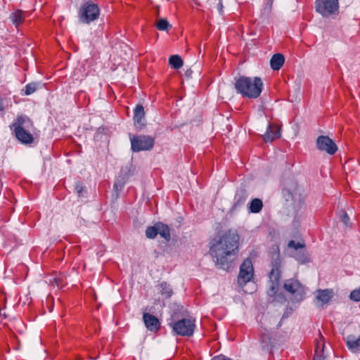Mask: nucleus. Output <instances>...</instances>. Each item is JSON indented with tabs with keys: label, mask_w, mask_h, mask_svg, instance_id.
<instances>
[{
	"label": "nucleus",
	"mask_w": 360,
	"mask_h": 360,
	"mask_svg": "<svg viewBox=\"0 0 360 360\" xmlns=\"http://www.w3.org/2000/svg\"><path fill=\"white\" fill-rule=\"evenodd\" d=\"M240 236L235 229H228L218 233L209 243L208 253L214 264L229 271L238 257Z\"/></svg>",
	"instance_id": "1"
},
{
	"label": "nucleus",
	"mask_w": 360,
	"mask_h": 360,
	"mask_svg": "<svg viewBox=\"0 0 360 360\" xmlns=\"http://www.w3.org/2000/svg\"><path fill=\"white\" fill-rule=\"evenodd\" d=\"M10 129L16 139L24 145H30L34 142L31 131L34 129L32 120L25 115H18L10 125Z\"/></svg>",
	"instance_id": "2"
},
{
	"label": "nucleus",
	"mask_w": 360,
	"mask_h": 360,
	"mask_svg": "<svg viewBox=\"0 0 360 360\" xmlns=\"http://www.w3.org/2000/svg\"><path fill=\"white\" fill-rule=\"evenodd\" d=\"M271 271L269 274V281L271 285L268 291V295L270 297H275L276 300H284V296L282 293H278L280 287V279L281 277V259L280 256V251L278 246L271 252Z\"/></svg>",
	"instance_id": "3"
},
{
	"label": "nucleus",
	"mask_w": 360,
	"mask_h": 360,
	"mask_svg": "<svg viewBox=\"0 0 360 360\" xmlns=\"http://www.w3.org/2000/svg\"><path fill=\"white\" fill-rule=\"evenodd\" d=\"M237 93L248 98H258L263 89V82L260 77L240 76L236 79L234 84Z\"/></svg>",
	"instance_id": "4"
},
{
	"label": "nucleus",
	"mask_w": 360,
	"mask_h": 360,
	"mask_svg": "<svg viewBox=\"0 0 360 360\" xmlns=\"http://www.w3.org/2000/svg\"><path fill=\"white\" fill-rule=\"evenodd\" d=\"M169 326L172 332L179 336L191 337L195 328V320L192 317L179 319L176 312L171 315Z\"/></svg>",
	"instance_id": "5"
},
{
	"label": "nucleus",
	"mask_w": 360,
	"mask_h": 360,
	"mask_svg": "<svg viewBox=\"0 0 360 360\" xmlns=\"http://www.w3.org/2000/svg\"><path fill=\"white\" fill-rule=\"evenodd\" d=\"M78 14L82 23L89 24L98 18L100 9L96 4L86 1L80 7Z\"/></svg>",
	"instance_id": "6"
},
{
	"label": "nucleus",
	"mask_w": 360,
	"mask_h": 360,
	"mask_svg": "<svg viewBox=\"0 0 360 360\" xmlns=\"http://www.w3.org/2000/svg\"><path fill=\"white\" fill-rule=\"evenodd\" d=\"M131 148L133 152L150 150L155 145V138L147 135H129Z\"/></svg>",
	"instance_id": "7"
},
{
	"label": "nucleus",
	"mask_w": 360,
	"mask_h": 360,
	"mask_svg": "<svg viewBox=\"0 0 360 360\" xmlns=\"http://www.w3.org/2000/svg\"><path fill=\"white\" fill-rule=\"evenodd\" d=\"M283 288L290 293L292 302H300L304 297V287L297 280L293 278L286 280Z\"/></svg>",
	"instance_id": "8"
},
{
	"label": "nucleus",
	"mask_w": 360,
	"mask_h": 360,
	"mask_svg": "<svg viewBox=\"0 0 360 360\" xmlns=\"http://www.w3.org/2000/svg\"><path fill=\"white\" fill-rule=\"evenodd\" d=\"M253 276L254 268L252 260L250 258H246L240 266L238 276V285L243 288L253 278Z\"/></svg>",
	"instance_id": "9"
},
{
	"label": "nucleus",
	"mask_w": 360,
	"mask_h": 360,
	"mask_svg": "<svg viewBox=\"0 0 360 360\" xmlns=\"http://www.w3.org/2000/svg\"><path fill=\"white\" fill-rule=\"evenodd\" d=\"M339 0H316V10L323 17L335 14L339 9Z\"/></svg>",
	"instance_id": "10"
},
{
	"label": "nucleus",
	"mask_w": 360,
	"mask_h": 360,
	"mask_svg": "<svg viewBox=\"0 0 360 360\" xmlns=\"http://www.w3.org/2000/svg\"><path fill=\"white\" fill-rule=\"evenodd\" d=\"M288 247L295 250L292 256L298 262L304 264L310 261L309 255L305 249V244L304 243H297L292 240L288 242Z\"/></svg>",
	"instance_id": "11"
},
{
	"label": "nucleus",
	"mask_w": 360,
	"mask_h": 360,
	"mask_svg": "<svg viewBox=\"0 0 360 360\" xmlns=\"http://www.w3.org/2000/svg\"><path fill=\"white\" fill-rule=\"evenodd\" d=\"M316 148L320 151H324L333 155L338 151L335 143L328 136H319L316 139Z\"/></svg>",
	"instance_id": "12"
},
{
	"label": "nucleus",
	"mask_w": 360,
	"mask_h": 360,
	"mask_svg": "<svg viewBox=\"0 0 360 360\" xmlns=\"http://www.w3.org/2000/svg\"><path fill=\"white\" fill-rule=\"evenodd\" d=\"M143 321L149 331L156 333L160 330L161 323L155 316L144 312L143 314Z\"/></svg>",
	"instance_id": "13"
},
{
	"label": "nucleus",
	"mask_w": 360,
	"mask_h": 360,
	"mask_svg": "<svg viewBox=\"0 0 360 360\" xmlns=\"http://www.w3.org/2000/svg\"><path fill=\"white\" fill-rule=\"evenodd\" d=\"M134 122L137 130H141L145 126V111L142 105H137L134 111Z\"/></svg>",
	"instance_id": "14"
},
{
	"label": "nucleus",
	"mask_w": 360,
	"mask_h": 360,
	"mask_svg": "<svg viewBox=\"0 0 360 360\" xmlns=\"http://www.w3.org/2000/svg\"><path fill=\"white\" fill-rule=\"evenodd\" d=\"M281 136V129L277 124H270L266 132L263 135L265 142H272Z\"/></svg>",
	"instance_id": "15"
},
{
	"label": "nucleus",
	"mask_w": 360,
	"mask_h": 360,
	"mask_svg": "<svg viewBox=\"0 0 360 360\" xmlns=\"http://www.w3.org/2000/svg\"><path fill=\"white\" fill-rule=\"evenodd\" d=\"M333 296L332 289L318 290L316 291V299L321 303V305L328 304Z\"/></svg>",
	"instance_id": "16"
},
{
	"label": "nucleus",
	"mask_w": 360,
	"mask_h": 360,
	"mask_svg": "<svg viewBox=\"0 0 360 360\" xmlns=\"http://www.w3.org/2000/svg\"><path fill=\"white\" fill-rule=\"evenodd\" d=\"M49 283L62 288L66 283V278L62 273L53 272L49 277Z\"/></svg>",
	"instance_id": "17"
},
{
	"label": "nucleus",
	"mask_w": 360,
	"mask_h": 360,
	"mask_svg": "<svg viewBox=\"0 0 360 360\" xmlns=\"http://www.w3.org/2000/svg\"><path fill=\"white\" fill-rule=\"evenodd\" d=\"M346 345L349 350L353 352L360 351V336L356 338L354 335H350L346 338Z\"/></svg>",
	"instance_id": "18"
},
{
	"label": "nucleus",
	"mask_w": 360,
	"mask_h": 360,
	"mask_svg": "<svg viewBox=\"0 0 360 360\" xmlns=\"http://www.w3.org/2000/svg\"><path fill=\"white\" fill-rule=\"evenodd\" d=\"M284 62L285 58L283 55L281 53H276L272 56L270 60L271 68L274 70H279L283 65Z\"/></svg>",
	"instance_id": "19"
},
{
	"label": "nucleus",
	"mask_w": 360,
	"mask_h": 360,
	"mask_svg": "<svg viewBox=\"0 0 360 360\" xmlns=\"http://www.w3.org/2000/svg\"><path fill=\"white\" fill-rule=\"evenodd\" d=\"M247 199V193L245 189H240L236 191L234 196L233 209H237L245 203Z\"/></svg>",
	"instance_id": "20"
},
{
	"label": "nucleus",
	"mask_w": 360,
	"mask_h": 360,
	"mask_svg": "<svg viewBox=\"0 0 360 360\" xmlns=\"http://www.w3.org/2000/svg\"><path fill=\"white\" fill-rule=\"evenodd\" d=\"M159 290L162 296L165 299L170 298L173 295V290L167 282L163 281L160 283Z\"/></svg>",
	"instance_id": "21"
},
{
	"label": "nucleus",
	"mask_w": 360,
	"mask_h": 360,
	"mask_svg": "<svg viewBox=\"0 0 360 360\" xmlns=\"http://www.w3.org/2000/svg\"><path fill=\"white\" fill-rule=\"evenodd\" d=\"M158 234L166 241L170 240L171 235L169 228L167 225L162 222H158Z\"/></svg>",
	"instance_id": "22"
},
{
	"label": "nucleus",
	"mask_w": 360,
	"mask_h": 360,
	"mask_svg": "<svg viewBox=\"0 0 360 360\" xmlns=\"http://www.w3.org/2000/svg\"><path fill=\"white\" fill-rule=\"evenodd\" d=\"M11 19L13 23L16 27H18L25 20V16L23 15V12L22 11H20V10L15 11V12H13L11 14Z\"/></svg>",
	"instance_id": "23"
},
{
	"label": "nucleus",
	"mask_w": 360,
	"mask_h": 360,
	"mask_svg": "<svg viewBox=\"0 0 360 360\" xmlns=\"http://www.w3.org/2000/svg\"><path fill=\"white\" fill-rule=\"evenodd\" d=\"M263 207L262 201L259 198L252 200L250 205V210L252 213L259 212Z\"/></svg>",
	"instance_id": "24"
},
{
	"label": "nucleus",
	"mask_w": 360,
	"mask_h": 360,
	"mask_svg": "<svg viewBox=\"0 0 360 360\" xmlns=\"http://www.w3.org/2000/svg\"><path fill=\"white\" fill-rule=\"evenodd\" d=\"M169 63L173 68L178 70L183 66V60L178 55H173L170 56Z\"/></svg>",
	"instance_id": "25"
},
{
	"label": "nucleus",
	"mask_w": 360,
	"mask_h": 360,
	"mask_svg": "<svg viewBox=\"0 0 360 360\" xmlns=\"http://www.w3.org/2000/svg\"><path fill=\"white\" fill-rule=\"evenodd\" d=\"M319 335L320 337V340L316 341L314 356L323 355V354L325 347V342L323 340V337L320 332Z\"/></svg>",
	"instance_id": "26"
},
{
	"label": "nucleus",
	"mask_w": 360,
	"mask_h": 360,
	"mask_svg": "<svg viewBox=\"0 0 360 360\" xmlns=\"http://www.w3.org/2000/svg\"><path fill=\"white\" fill-rule=\"evenodd\" d=\"M122 173L123 172L122 171L120 176L114 183V188L117 191H121L126 181L125 175L123 176Z\"/></svg>",
	"instance_id": "27"
},
{
	"label": "nucleus",
	"mask_w": 360,
	"mask_h": 360,
	"mask_svg": "<svg viewBox=\"0 0 360 360\" xmlns=\"http://www.w3.org/2000/svg\"><path fill=\"white\" fill-rule=\"evenodd\" d=\"M158 234V223L154 226H148L146 230V236L148 238H154Z\"/></svg>",
	"instance_id": "28"
},
{
	"label": "nucleus",
	"mask_w": 360,
	"mask_h": 360,
	"mask_svg": "<svg viewBox=\"0 0 360 360\" xmlns=\"http://www.w3.org/2000/svg\"><path fill=\"white\" fill-rule=\"evenodd\" d=\"M156 27L160 31H168L172 27V25L166 19L161 18L157 22Z\"/></svg>",
	"instance_id": "29"
},
{
	"label": "nucleus",
	"mask_w": 360,
	"mask_h": 360,
	"mask_svg": "<svg viewBox=\"0 0 360 360\" xmlns=\"http://www.w3.org/2000/svg\"><path fill=\"white\" fill-rule=\"evenodd\" d=\"M75 191L79 197H83L84 195L86 193V188L81 181H77L75 183Z\"/></svg>",
	"instance_id": "30"
},
{
	"label": "nucleus",
	"mask_w": 360,
	"mask_h": 360,
	"mask_svg": "<svg viewBox=\"0 0 360 360\" xmlns=\"http://www.w3.org/2000/svg\"><path fill=\"white\" fill-rule=\"evenodd\" d=\"M37 89V84H35V83L27 84L25 86V94L27 96L30 95V94H33L34 92H35Z\"/></svg>",
	"instance_id": "31"
},
{
	"label": "nucleus",
	"mask_w": 360,
	"mask_h": 360,
	"mask_svg": "<svg viewBox=\"0 0 360 360\" xmlns=\"http://www.w3.org/2000/svg\"><path fill=\"white\" fill-rule=\"evenodd\" d=\"M349 297L351 300L359 302L360 301V288L357 290H354L352 291L350 293Z\"/></svg>",
	"instance_id": "32"
},
{
	"label": "nucleus",
	"mask_w": 360,
	"mask_h": 360,
	"mask_svg": "<svg viewBox=\"0 0 360 360\" xmlns=\"http://www.w3.org/2000/svg\"><path fill=\"white\" fill-rule=\"evenodd\" d=\"M341 219L342 221L345 224H347V223L349 222V218L345 212H344L343 214H342Z\"/></svg>",
	"instance_id": "33"
},
{
	"label": "nucleus",
	"mask_w": 360,
	"mask_h": 360,
	"mask_svg": "<svg viewBox=\"0 0 360 360\" xmlns=\"http://www.w3.org/2000/svg\"><path fill=\"white\" fill-rule=\"evenodd\" d=\"M212 360H233L230 358H226L224 356H217L212 359Z\"/></svg>",
	"instance_id": "34"
},
{
	"label": "nucleus",
	"mask_w": 360,
	"mask_h": 360,
	"mask_svg": "<svg viewBox=\"0 0 360 360\" xmlns=\"http://www.w3.org/2000/svg\"><path fill=\"white\" fill-rule=\"evenodd\" d=\"M313 360H326V357L323 355L314 356Z\"/></svg>",
	"instance_id": "35"
},
{
	"label": "nucleus",
	"mask_w": 360,
	"mask_h": 360,
	"mask_svg": "<svg viewBox=\"0 0 360 360\" xmlns=\"http://www.w3.org/2000/svg\"><path fill=\"white\" fill-rule=\"evenodd\" d=\"M283 193L285 196L288 195V198H290L291 200H292V195L289 190H285L283 191Z\"/></svg>",
	"instance_id": "36"
},
{
	"label": "nucleus",
	"mask_w": 360,
	"mask_h": 360,
	"mask_svg": "<svg viewBox=\"0 0 360 360\" xmlns=\"http://www.w3.org/2000/svg\"><path fill=\"white\" fill-rule=\"evenodd\" d=\"M273 2H274V0H267L266 6H268L269 8H271L272 6Z\"/></svg>",
	"instance_id": "37"
},
{
	"label": "nucleus",
	"mask_w": 360,
	"mask_h": 360,
	"mask_svg": "<svg viewBox=\"0 0 360 360\" xmlns=\"http://www.w3.org/2000/svg\"><path fill=\"white\" fill-rule=\"evenodd\" d=\"M265 338L269 339V340L270 341V338H269V337H267V336H266V335H262V336H261V338H260L261 342H263L264 341V339H265Z\"/></svg>",
	"instance_id": "38"
},
{
	"label": "nucleus",
	"mask_w": 360,
	"mask_h": 360,
	"mask_svg": "<svg viewBox=\"0 0 360 360\" xmlns=\"http://www.w3.org/2000/svg\"><path fill=\"white\" fill-rule=\"evenodd\" d=\"M77 360H82V359L79 356V357L77 358Z\"/></svg>",
	"instance_id": "39"
}]
</instances>
